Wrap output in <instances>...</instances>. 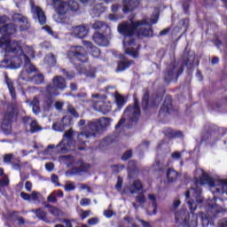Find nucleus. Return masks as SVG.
Returning a JSON list of instances; mask_svg holds the SVG:
<instances>
[{
	"label": "nucleus",
	"instance_id": "1",
	"mask_svg": "<svg viewBox=\"0 0 227 227\" xmlns=\"http://www.w3.org/2000/svg\"><path fill=\"white\" fill-rule=\"evenodd\" d=\"M158 20L159 17L155 16L150 21L148 20L138 21L129 20L118 25L117 29L119 33L124 36L123 44L126 54H129L131 58H137L139 56V51L130 46L134 45L136 31L138 29L137 35L139 36H153V30H152V24H157Z\"/></svg>",
	"mask_w": 227,
	"mask_h": 227
},
{
	"label": "nucleus",
	"instance_id": "2",
	"mask_svg": "<svg viewBox=\"0 0 227 227\" xmlns=\"http://www.w3.org/2000/svg\"><path fill=\"white\" fill-rule=\"evenodd\" d=\"M15 26L13 25H4L0 27V49H4L5 52H12L16 57L10 58L6 55L4 60L0 64V68H20L22 63H26V59L30 61L29 58L22 52V44L20 41H10L8 36L15 33Z\"/></svg>",
	"mask_w": 227,
	"mask_h": 227
},
{
	"label": "nucleus",
	"instance_id": "3",
	"mask_svg": "<svg viewBox=\"0 0 227 227\" xmlns=\"http://www.w3.org/2000/svg\"><path fill=\"white\" fill-rule=\"evenodd\" d=\"M23 58L25 59V65L20 75V79L34 82V84H42L43 82V74H37L32 77L31 74L36 72V67L31 64V60L27 59L26 56H23Z\"/></svg>",
	"mask_w": 227,
	"mask_h": 227
},
{
	"label": "nucleus",
	"instance_id": "4",
	"mask_svg": "<svg viewBox=\"0 0 227 227\" xmlns=\"http://www.w3.org/2000/svg\"><path fill=\"white\" fill-rule=\"evenodd\" d=\"M175 221L179 226L184 227H197L198 226V215H191L187 210H178L175 213Z\"/></svg>",
	"mask_w": 227,
	"mask_h": 227
},
{
	"label": "nucleus",
	"instance_id": "5",
	"mask_svg": "<svg viewBox=\"0 0 227 227\" xmlns=\"http://www.w3.org/2000/svg\"><path fill=\"white\" fill-rule=\"evenodd\" d=\"M46 3L55 9L56 13L53 15L55 22H64L65 15L68 12V3L63 0H46Z\"/></svg>",
	"mask_w": 227,
	"mask_h": 227
},
{
	"label": "nucleus",
	"instance_id": "6",
	"mask_svg": "<svg viewBox=\"0 0 227 227\" xmlns=\"http://www.w3.org/2000/svg\"><path fill=\"white\" fill-rule=\"evenodd\" d=\"M141 114V110L139 109V105L137 104V99L135 98L134 106H128L124 111L123 118L121 119L118 124L115 126L116 130L125 123V120H130L131 121H137Z\"/></svg>",
	"mask_w": 227,
	"mask_h": 227
},
{
	"label": "nucleus",
	"instance_id": "7",
	"mask_svg": "<svg viewBox=\"0 0 227 227\" xmlns=\"http://www.w3.org/2000/svg\"><path fill=\"white\" fill-rule=\"evenodd\" d=\"M191 194H192V197L196 200V202H194V200H187V204L191 212H194V210L198 208V203L203 202V197H201V190L200 188H197L196 190H194V188H192L190 191H187L185 192L186 200H189L191 198Z\"/></svg>",
	"mask_w": 227,
	"mask_h": 227
},
{
	"label": "nucleus",
	"instance_id": "8",
	"mask_svg": "<svg viewBox=\"0 0 227 227\" xmlns=\"http://www.w3.org/2000/svg\"><path fill=\"white\" fill-rule=\"evenodd\" d=\"M68 58L73 59V61H81L82 63H85L88 61V57L86 55V50L82 46H73L68 51Z\"/></svg>",
	"mask_w": 227,
	"mask_h": 227
},
{
	"label": "nucleus",
	"instance_id": "9",
	"mask_svg": "<svg viewBox=\"0 0 227 227\" xmlns=\"http://www.w3.org/2000/svg\"><path fill=\"white\" fill-rule=\"evenodd\" d=\"M184 72V67L182 66H178L176 63L171 64L165 74L164 81L166 82H171V81H175L177 79L178 75Z\"/></svg>",
	"mask_w": 227,
	"mask_h": 227
},
{
	"label": "nucleus",
	"instance_id": "10",
	"mask_svg": "<svg viewBox=\"0 0 227 227\" xmlns=\"http://www.w3.org/2000/svg\"><path fill=\"white\" fill-rule=\"evenodd\" d=\"M72 136H74V130L69 129L64 134V138L60 142L57 148H60L62 153H67L68 150H74V146L70 145L72 143Z\"/></svg>",
	"mask_w": 227,
	"mask_h": 227
},
{
	"label": "nucleus",
	"instance_id": "11",
	"mask_svg": "<svg viewBox=\"0 0 227 227\" xmlns=\"http://www.w3.org/2000/svg\"><path fill=\"white\" fill-rule=\"evenodd\" d=\"M111 125V119L107 117H103L99 119L98 121L92 122L89 125V129L91 130V134H98L100 130L106 129V127H109Z\"/></svg>",
	"mask_w": 227,
	"mask_h": 227
},
{
	"label": "nucleus",
	"instance_id": "12",
	"mask_svg": "<svg viewBox=\"0 0 227 227\" xmlns=\"http://www.w3.org/2000/svg\"><path fill=\"white\" fill-rule=\"evenodd\" d=\"M13 114H15V108L10 106L2 122V130L4 132H10L12 130V118H13Z\"/></svg>",
	"mask_w": 227,
	"mask_h": 227
},
{
	"label": "nucleus",
	"instance_id": "13",
	"mask_svg": "<svg viewBox=\"0 0 227 227\" xmlns=\"http://www.w3.org/2000/svg\"><path fill=\"white\" fill-rule=\"evenodd\" d=\"M65 88H67L65 78L62 76H55L53 78V86L49 85L47 87V91L50 93V95H54L56 90H63Z\"/></svg>",
	"mask_w": 227,
	"mask_h": 227
},
{
	"label": "nucleus",
	"instance_id": "14",
	"mask_svg": "<svg viewBox=\"0 0 227 227\" xmlns=\"http://www.w3.org/2000/svg\"><path fill=\"white\" fill-rule=\"evenodd\" d=\"M31 12L33 16L37 19L39 24L43 26L47 22V17L45 16V12L42 10V7L35 5V4H31Z\"/></svg>",
	"mask_w": 227,
	"mask_h": 227
},
{
	"label": "nucleus",
	"instance_id": "15",
	"mask_svg": "<svg viewBox=\"0 0 227 227\" xmlns=\"http://www.w3.org/2000/svg\"><path fill=\"white\" fill-rule=\"evenodd\" d=\"M147 200L151 205V207H149L147 209V214H149V215H157V208H158L157 195L153 193H149L147 195Z\"/></svg>",
	"mask_w": 227,
	"mask_h": 227
},
{
	"label": "nucleus",
	"instance_id": "16",
	"mask_svg": "<svg viewBox=\"0 0 227 227\" xmlns=\"http://www.w3.org/2000/svg\"><path fill=\"white\" fill-rule=\"evenodd\" d=\"M93 107L96 111H98V113H102V114H107V113H110L113 109L111 105L96 100L93 101Z\"/></svg>",
	"mask_w": 227,
	"mask_h": 227
},
{
	"label": "nucleus",
	"instance_id": "17",
	"mask_svg": "<svg viewBox=\"0 0 227 227\" xmlns=\"http://www.w3.org/2000/svg\"><path fill=\"white\" fill-rule=\"evenodd\" d=\"M89 168V163H84L82 160H79L71 169V173L72 175H81V173H86Z\"/></svg>",
	"mask_w": 227,
	"mask_h": 227
},
{
	"label": "nucleus",
	"instance_id": "18",
	"mask_svg": "<svg viewBox=\"0 0 227 227\" xmlns=\"http://www.w3.org/2000/svg\"><path fill=\"white\" fill-rule=\"evenodd\" d=\"M130 192V194H136L139 191H143V183L139 179L135 180L129 186L124 188V192Z\"/></svg>",
	"mask_w": 227,
	"mask_h": 227
},
{
	"label": "nucleus",
	"instance_id": "19",
	"mask_svg": "<svg viewBox=\"0 0 227 227\" xmlns=\"http://www.w3.org/2000/svg\"><path fill=\"white\" fill-rule=\"evenodd\" d=\"M72 35L73 36H76V38H84L88 35V28L84 25L73 27Z\"/></svg>",
	"mask_w": 227,
	"mask_h": 227
},
{
	"label": "nucleus",
	"instance_id": "20",
	"mask_svg": "<svg viewBox=\"0 0 227 227\" xmlns=\"http://www.w3.org/2000/svg\"><path fill=\"white\" fill-rule=\"evenodd\" d=\"M14 19L15 20H18L20 31H27V29H29V22H27V18L20 14H16Z\"/></svg>",
	"mask_w": 227,
	"mask_h": 227
},
{
	"label": "nucleus",
	"instance_id": "21",
	"mask_svg": "<svg viewBox=\"0 0 227 227\" xmlns=\"http://www.w3.org/2000/svg\"><path fill=\"white\" fill-rule=\"evenodd\" d=\"M24 123H29V132L35 133L39 132V130H42V127L38 125V122L36 121H31L29 117L23 118Z\"/></svg>",
	"mask_w": 227,
	"mask_h": 227
},
{
	"label": "nucleus",
	"instance_id": "22",
	"mask_svg": "<svg viewBox=\"0 0 227 227\" xmlns=\"http://www.w3.org/2000/svg\"><path fill=\"white\" fill-rule=\"evenodd\" d=\"M93 40L98 45L106 46L109 45V41L103 34L96 33L93 36Z\"/></svg>",
	"mask_w": 227,
	"mask_h": 227
},
{
	"label": "nucleus",
	"instance_id": "23",
	"mask_svg": "<svg viewBox=\"0 0 227 227\" xmlns=\"http://www.w3.org/2000/svg\"><path fill=\"white\" fill-rule=\"evenodd\" d=\"M68 119L64 117L60 121L55 122L52 125L53 130H56L57 132H63L65 130V127L68 125Z\"/></svg>",
	"mask_w": 227,
	"mask_h": 227
},
{
	"label": "nucleus",
	"instance_id": "24",
	"mask_svg": "<svg viewBox=\"0 0 227 227\" xmlns=\"http://www.w3.org/2000/svg\"><path fill=\"white\" fill-rule=\"evenodd\" d=\"M172 109H173V104L171 103V98L167 97L165 98L162 107L160 110V114H164V113H171Z\"/></svg>",
	"mask_w": 227,
	"mask_h": 227
},
{
	"label": "nucleus",
	"instance_id": "25",
	"mask_svg": "<svg viewBox=\"0 0 227 227\" xmlns=\"http://www.w3.org/2000/svg\"><path fill=\"white\" fill-rule=\"evenodd\" d=\"M200 182L202 185L207 184L210 185L211 187L215 185V181L208 174L202 172V176L200 178Z\"/></svg>",
	"mask_w": 227,
	"mask_h": 227
},
{
	"label": "nucleus",
	"instance_id": "26",
	"mask_svg": "<svg viewBox=\"0 0 227 227\" xmlns=\"http://www.w3.org/2000/svg\"><path fill=\"white\" fill-rule=\"evenodd\" d=\"M139 4V0H129L128 3H124L123 12H132L134 8H137Z\"/></svg>",
	"mask_w": 227,
	"mask_h": 227
},
{
	"label": "nucleus",
	"instance_id": "27",
	"mask_svg": "<svg viewBox=\"0 0 227 227\" xmlns=\"http://www.w3.org/2000/svg\"><path fill=\"white\" fill-rule=\"evenodd\" d=\"M20 43L22 46L21 51L25 54V56L27 57L28 59H29V58H35V51L33 50V48L30 46L24 47V44L22 43V42H20Z\"/></svg>",
	"mask_w": 227,
	"mask_h": 227
},
{
	"label": "nucleus",
	"instance_id": "28",
	"mask_svg": "<svg viewBox=\"0 0 227 227\" xmlns=\"http://www.w3.org/2000/svg\"><path fill=\"white\" fill-rule=\"evenodd\" d=\"M5 82L11 93L12 100H15V98H17V94L15 93V87H13V82L10 81V78H8V76H5Z\"/></svg>",
	"mask_w": 227,
	"mask_h": 227
},
{
	"label": "nucleus",
	"instance_id": "29",
	"mask_svg": "<svg viewBox=\"0 0 227 227\" xmlns=\"http://www.w3.org/2000/svg\"><path fill=\"white\" fill-rule=\"evenodd\" d=\"M84 45H86V47H89L90 49H91V52H92V56H94V58H98L100 56V50H98V48L93 46V44L90 42L88 41H84L83 42Z\"/></svg>",
	"mask_w": 227,
	"mask_h": 227
},
{
	"label": "nucleus",
	"instance_id": "30",
	"mask_svg": "<svg viewBox=\"0 0 227 227\" xmlns=\"http://www.w3.org/2000/svg\"><path fill=\"white\" fill-rule=\"evenodd\" d=\"M91 136H97L96 134H91V130H88L87 131H82V133H80L78 135V141H80V143H84L86 141V139H88V137H91Z\"/></svg>",
	"mask_w": 227,
	"mask_h": 227
},
{
	"label": "nucleus",
	"instance_id": "31",
	"mask_svg": "<svg viewBox=\"0 0 227 227\" xmlns=\"http://www.w3.org/2000/svg\"><path fill=\"white\" fill-rule=\"evenodd\" d=\"M167 178L168 182H175L178 178V172L173 168H168L167 171Z\"/></svg>",
	"mask_w": 227,
	"mask_h": 227
},
{
	"label": "nucleus",
	"instance_id": "32",
	"mask_svg": "<svg viewBox=\"0 0 227 227\" xmlns=\"http://www.w3.org/2000/svg\"><path fill=\"white\" fill-rule=\"evenodd\" d=\"M30 106L35 114H38V113H40V101L38 100V98H35L31 101Z\"/></svg>",
	"mask_w": 227,
	"mask_h": 227
},
{
	"label": "nucleus",
	"instance_id": "33",
	"mask_svg": "<svg viewBox=\"0 0 227 227\" xmlns=\"http://www.w3.org/2000/svg\"><path fill=\"white\" fill-rule=\"evenodd\" d=\"M47 207L50 208L49 212L51 214V215H55V217L63 215V211H61V209L52 206H47Z\"/></svg>",
	"mask_w": 227,
	"mask_h": 227
},
{
	"label": "nucleus",
	"instance_id": "34",
	"mask_svg": "<svg viewBox=\"0 0 227 227\" xmlns=\"http://www.w3.org/2000/svg\"><path fill=\"white\" fill-rule=\"evenodd\" d=\"M35 215L39 219H42V221H44V223H51V220L47 218V213L43 212L42 209L35 210Z\"/></svg>",
	"mask_w": 227,
	"mask_h": 227
},
{
	"label": "nucleus",
	"instance_id": "35",
	"mask_svg": "<svg viewBox=\"0 0 227 227\" xmlns=\"http://www.w3.org/2000/svg\"><path fill=\"white\" fill-rule=\"evenodd\" d=\"M44 61H45V63L50 65V67H54V65H56V57H54V54L49 53L44 58Z\"/></svg>",
	"mask_w": 227,
	"mask_h": 227
},
{
	"label": "nucleus",
	"instance_id": "36",
	"mask_svg": "<svg viewBox=\"0 0 227 227\" xmlns=\"http://www.w3.org/2000/svg\"><path fill=\"white\" fill-rule=\"evenodd\" d=\"M67 3L68 10H71V12H77V10H79V4H77V2L71 0Z\"/></svg>",
	"mask_w": 227,
	"mask_h": 227
},
{
	"label": "nucleus",
	"instance_id": "37",
	"mask_svg": "<svg viewBox=\"0 0 227 227\" xmlns=\"http://www.w3.org/2000/svg\"><path fill=\"white\" fill-rule=\"evenodd\" d=\"M43 107L44 111H50L51 107H52V98H46L43 102Z\"/></svg>",
	"mask_w": 227,
	"mask_h": 227
},
{
	"label": "nucleus",
	"instance_id": "38",
	"mask_svg": "<svg viewBox=\"0 0 227 227\" xmlns=\"http://www.w3.org/2000/svg\"><path fill=\"white\" fill-rule=\"evenodd\" d=\"M132 62H121L118 64V67L116 68V72H123V70H126V68H129L130 67V64Z\"/></svg>",
	"mask_w": 227,
	"mask_h": 227
},
{
	"label": "nucleus",
	"instance_id": "39",
	"mask_svg": "<svg viewBox=\"0 0 227 227\" xmlns=\"http://www.w3.org/2000/svg\"><path fill=\"white\" fill-rule=\"evenodd\" d=\"M90 125H91V122L89 123L88 125H86V121L85 120H81L79 122H78V126L79 128L81 129V130H84V129H86V132H91V129H90Z\"/></svg>",
	"mask_w": 227,
	"mask_h": 227
},
{
	"label": "nucleus",
	"instance_id": "40",
	"mask_svg": "<svg viewBox=\"0 0 227 227\" xmlns=\"http://www.w3.org/2000/svg\"><path fill=\"white\" fill-rule=\"evenodd\" d=\"M165 136H168V137H178L179 136H182V132L180 131H174L173 129H168L165 132Z\"/></svg>",
	"mask_w": 227,
	"mask_h": 227
},
{
	"label": "nucleus",
	"instance_id": "41",
	"mask_svg": "<svg viewBox=\"0 0 227 227\" xmlns=\"http://www.w3.org/2000/svg\"><path fill=\"white\" fill-rule=\"evenodd\" d=\"M115 102L118 107H122L123 104H125V98L120 94H117L115 95Z\"/></svg>",
	"mask_w": 227,
	"mask_h": 227
},
{
	"label": "nucleus",
	"instance_id": "42",
	"mask_svg": "<svg viewBox=\"0 0 227 227\" xmlns=\"http://www.w3.org/2000/svg\"><path fill=\"white\" fill-rule=\"evenodd\" d=\"M219 187L222 189V192H225L227 194V180L226 179H221L219 181Z\"/></svg>",
	"mask_w": 227,
	"mask_h": 227
},
{
	"label": "nucleus",
	"instance_id": "43",
	"mask_svg": "<svg viewBox=\"0 0 227 227\" xmlns=\"http://www.w3.org/2000/svg\"><path fill=\"white\" fill-rule=\"evenodd\" d=\"M150 98V96L148 94V91H145L144 93L143 98H142V106L143 107L146 108L148 106V100Z\"/></svg>",
	"mask_w": 227,
	"mask_h": 227
},
{
	"label": "nucleus",
	"instance_id": "44",
	"mask_svg": "<svg viewBox=\"0 0 227 227\" xmlns=\"http://www.w3.org/2000/svg\"><path fill=\"white\" fill-rule=\"evenodd\" d=\"M105 26L106 23H104L103 21L96 20L92 24V29H102V27H105Z\"/></svg>",
	"mask_w": 227,
	"mask_h": 227
},
{
	"label": "nucleus",
	"instance_id": "45",
	"mask_svg": "<svg viewBox=\"0 0 227 227\" xmlns=\"http://www.w3.org/2000/svg\"><path fill=\"white\" fill-rule=\"evenodd\" d=\"M136 201L139 203V205H145L146 203V198L143 193L139 194L136 198Z\"/></svg>",
	"mask_w": 227,
	"mask_h": 227
},
{
	"label": "nucleus",
	"instance_id": "46",
	"mask_svg": "<svg viewBox=\"0 0 227 227\" xmlns=\"http://www.w3.org/2000/svg\"><path fill=\"white\" fill-rule=\"evenodd\" d=\"M40 200V192L34 191L30 194V201H38Z\"/></svg>",
	"mask_w": 227,
	"mask_h": 227
},
{
	"label": "nucleus",
	"instance_id": "47",
	"mask_svg": "<svg viewBox=\"0 0 227 227\" xmlns=\"http://www.w3.org/2000/svg\"><path fill=\"white\" fill-rule=\"evenodd\" d=\"M67 111H68V113H70V114L74 116V118L79 117V114H77V111H75V108H74L72 106H67Z\"/></svg>",
	"mask_w": 227,
	"mask_h": 227
},
{
	"label": "nucleus",
	"instance_id": "48",
	"mask_svg": "<svg viewBox=\"0 0 227 227\" xmlns=\"http://www.w3.org/2000/svg\"><path fill=\"white\" fill-rule=\"evenodd\" d=\"M48 201L50 203H56V201H58V199H56V192H51L49 196H48Z\"/></svg>",
	"mask_w": 227,
	"mask_h": 227
},
{
	"label": "nucleus",
	"instance_id": "49",
	"mask_svg": "<svg viewBox=\"0 0 227 227\" xmlns=\"http://www.w3.org/2000/svg\"><path fill=\"white\" fill-rule=\"evenodd\" d=\"M12 159H13V154L12 153L5 154L4 156V162H6L7 164H10V162H12Z\"/></svg>",
	"mask_w": 227,
	"mask_h": 227
},
{
	"label": "nucleus",
	"instance_id": "50",
	"mask_svg": "<svg viewBox=\"0 0 227 227\" xmlns=\"http://www.w3.org/2000/svg\"><path fill=\"white\" fill-rule=\"evenodd\" d=\"M121 185H123V179L118 177L117 184H115L116 191H121Z\"/></svg>",
	"mask_w": 227,
	"mask_h": 227
},
{
	"label": "nucleus",
	"instance_id": "51",
	"mask_svg": "<svg viewBox=\"0 0 227 227\" xmlns=\"http://www.w3.org/2000/svg\"><path fill=\"white\" fill-rule=\"evenodd\" d=\"M131 157H132V151H127L126 153H124L121 159L122 160H129V159H130Z\"/></svg>",
	"mask_w": 227,
	"mask_h": 227
},
{
	"label": "nucleus",
	"instance_id": "52",
	"mask_svg": "<svg viewBox=\"0 0 227 227\" xmlns=\"http://www.w3.org/2000/svg\"><path fill=\"white\" fill-rule=\"evenodd\" d=\"M82 207H87V205H91V200L90 199H82L80 201Z\"/></svg>",
	"mask_w": 227,
	"mask_h": 227
},
{
	"label": "nucleus",
	"instance_id": "53",
	"mask_svg": "<svg viewBox=\"0 0 227 227\" xmlns=\"http://www.w3.org/2000/svg\"><path fill=\"white\" fill-rule=\"evenodd\" d=\"M90 214H91L90 210H87V211L82 210L80 213V216L82 217V219H86V217L90 216Z\"/></svg>",
	"mask_w": 227,
	"mask_h": 227
},
{
	"label": "nucleus",
	"instance_id": "54",
	"mask_svg": "<svg viewBox=\"0 0 227 227\" xmlns=\"http://www.w3.org/2000/svg\"><path fill=\"white\" fill-rule=\"evenodd\" d=\"M20 196L22 200H25L26 201H31V194L23 192L20 193Z\"/></svg>",
	"mask_w": 227,
	"mask_h": 227
},
{
	"label": "nucleus",
	"instance_id": "55",
	"mask_svg": "<svg viewBox=\"0 0 227 227\" xmlns=\"http://www.w3.org/2000/svg\"><path fill=\"white\" fill-rule=\"evenodd\" d=\"M88 224H90V226H93L95 224H98V218H97V217L90 218L88 220Z\"/></svg>",
	"mask_w": 227,
	"mask_h": 227
},
{
	"label": "nucleus",
	"instance_id": "56",
	"mask_svg": "<svg viewBox=\"0 0 227 227\" xmlns=\"http://www.w3.org/2000/svg\"><path fill=\"white\" fill-rule=\"evenodd\" d=\"M74 189H75V185L74 184V183H67L65 185L66 191H74Z\"/></svg>",
	"mask_w": 227,
	"mask_h": 227
},
{
	"label": "nucleus",
	"instance_id": "57",
	"mask_svg": "<svg viewBox=\"0 0 227 227\" xmlns=\"http://www.w3.org/2000/svg\"><path fill=\"white\" fill-rule=\"evenodd\" d=\"M95 10H97V12H98V13H102V12H104L106 10V6L102 5V4H98L95 6Z\"/></svg>",
	"mask_w": 227,
	"mask_h": 227
},
{
	"label": "nucleus",
	"instance_id": "58",
	"mask_svg": "<svg viewBox=\"0 0 227 227\" xmlns=\"http://www.w3.org/2000/svg\"><path fill=\"white\" fill-rule=\"evenodd\" d=\"M51 182L52 184H54L55 185H59V177H58L57 175H51Z\"/></svg>",
	"mask_w": 227,
	"mask_h": 227
},
{
	"label": "nucleus",
	"instance_id": "59",
	"mask_svg": "<svg viewBox=\"0 0 227 227\" xmlns=\"http://www.w3.org/2000/svg\"><path fill=\"white\" fill-rule=\"evenodd\" d=\"M219 227H227V218H223L218 221Z\"/></svg>",
	"mask_w": 227,
	"mask_h": 227
},
{
	"label": "nucleus",
	"instance_id": "60",
	"mask_svg": "<svg viewBox=\"0 0 227 227\" xmlns=\"http://www.w3.org/2000/svg\"><path fill=\"white\" fill-rule=\"evenodd\" d=\"M124 221L126 223H128V224H131L132 227H137V225L136 223H132V218L129 217V216H125L124 217Z\"/></svg>",
	"mask_w": 227,
	"mask_h": 227
},
{
	"label": "nucleus",
	"instance_id": "61",
	"mask_svg": "<svg viewBox=\"0 0 227 227\" xmlns=\"http://www.w3.org/2000/svg\"><path fill=\"white\" fill-rule=\"evenodd\" d=\"M45 169H47V171H52V169H54V163L52 162L46 163Z\"/></svg>",
	"mask_w": 227,
	"mask_h": 227
},
{
	"label": "nucleus",
	"instance_id": "62",
	"mask_svg": "<svg viewBox=\"0 0 227 227\" xmlns=\"http://www.w3.org/2000/svg\"><path fill=\"white\" fill-rule=\"evenodd\" d=\"M10 184V180L8 177H4L2 180H0V184L4 187L5 185H8Z\"/></svg>",
	"mask_w": 227,
	"mask_h": 227
},
{
	"label": "nucleus",
	"instance_id": "63",
	"mask_svg": "<svg viewBox=\"0 0 227 227\" xmlns=\"http://www.w3.org/2000/svg\"><path fill=\"white\" fill-rule=\"evenodd\" d=\"M137 221H138V223H141L143 227H152V225L148 222H145L143 219L137 218Z\"/></svg>",
	"mask_w": 227,
	"mask_h": 227
},
{
	"label": "nucleus",
	"instance_id": "64",
	"mask_svg": "<svg viewBox=\"0 0 227 227\" xmlns=\"http://www.w3.org/2000/svg\"><path fill=\"white\" fill-rule=\"evenodd\" d=\"M62 223L66 225V227H74L72 225V220L64 219L62 220Z\"/></svg>",
	"mask_w": 227,
	"mask_h": 227
}]
</instances>
